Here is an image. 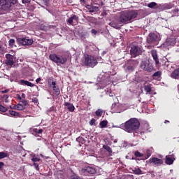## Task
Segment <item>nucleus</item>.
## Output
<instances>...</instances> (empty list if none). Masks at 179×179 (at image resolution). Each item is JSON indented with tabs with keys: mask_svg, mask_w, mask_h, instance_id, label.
Instances as JSON below:
<instances>
[{
	"mask_svg": "<svg viewBox=\"0 0 179 179\" xmlns=\"http://www.w3.org/2000/svg\"><path fill=\"white\" fill-rule=\"evenodd\" d=\"M91 33H92V34H94V36H96V34H97V31L94 29L91 30Z\"/></svg>",
	"mask_w": 179,
	"mask_h": 179,
	"instance_id": "09e8293b",
	"label": "nucleus"
},
{
	"mask_svg": "<svg viewBox=\"0 0 179 179\" xmlns=\"http://www.w3.org/2000/svg\"><path fill=\"white\" fill-rule=\"evenodd\" d=\"M78 22H79V17H78L76 15H73L67 20V23H69L70 24H71V26L78 24Z\"/></svg>",
	"mask_w": 179,
	"mask_h": 179,
	"instance_id": "f8f14e48",
	"label": "nucleus"
},
{
	"mask_svg": "<svg viewBox=\"0 0 179 179\" xmlns=\"http://www.w3.org/2000/svg\"><path fill=\"white\" fill-rule=\"evenodd\" d=\"M20 83L21 85H24V86H29V87H34V86H36V85L31 83V82L24 80H20Z\"/></svg>",
	"mask_w": 179,
	"mask_h": 179,
	"instance_id": "f3484780",
	"label": "nucleus"
},
{
	"mask_svg": "<svg viewBox=\"0 0 179 179\" xmlns=\"http://www.w3.org/2000/svg\"><path fill=\"white\" fill-rule=\"evenodd\" d=\"M148 163H150V164H153L155 167H159V166L163 164V159L157 157H152L148 160Z\"/></svg>",
	"mask_w": 179,
	"mask_h": 179,
	"instance_id": "9b49d317",
	"label": "nucleus"
},
{
	"mask_svg": "<svg viewBox=\"0 0 179 179\" xmlns=\"http://www.w3.org/2000/svg\"><path fill=\"white\" fill-rule=\"evenodd\" d=\"M2 93H9V90H5L2 91Z\"/></svg>",
	"mask_w": 179,
	"mask_h": 179,
	"instance_id": "052dcab7",
	"label": "nucleus"
},
{
	"mask_svg": "<svg viewBox=\"0 0 179 179\" xmlns=\"http://www.w3.org/2000/svg\"><path fill=\"white\" fill-rule=\"evenodd\" d=\"M157 6V3L155 1H152L147 5L148 8H150L151 9H155L156 6Z\"/></svg>",
	"mask_w": 179,
	"mask_h": 179,
	"instance_id": "c85d7f7f",
	"label": "nucleus"
},
{
	"mask_svg": "<svg viewBox=\"0 0 179 179\" xmlns=\"http://www.w3.org/2000/svg\"><path fill=\"white\" fill-rule=\"evenodd\" d=\"M85 8L89 10L90 13H92L93 9H92V5L87 4V5L85 6Z\"/></svg>",
	"mask_w": 179,
	"mask_h": 179,
	"instance_id": "4c0bfd02",
	"label": "nucleus"
},
{
	"mask_svg": "<svg viewBox=\"0 0 179 179\" xmlns=\"http://www.w3.org/2000/svg\"><path fill=\"white\" fill-rule=\"evenodd\" d=\"M80 173L83 176H89V174H95L96 169L92 166H85L80 170Z\"/></svg>",
	"mask_w": 179,
	"mask_h": 179,
	"instance_id": "1a4fd4ad",
	"label": "nucleus"
},
{
	"mask_svg": "<svg viewBox=\"0 0 179 179\" xmlns=\"http://www.w3.org/2000/svg\"><path fill=\"white\" fill-rule=\"evenodd\" d=\"M3 100H4L5 103H8L9 100H8V99H9V96L5 94L2 96Z\"/></svg>",
	"mask_w": 179,
	"mask_h": 179,
	"instance_id": "ea45409f",
	"label": "nucleus"
},
{
	"mask_svg": "<svg viewBox=\"0 0 179 179\" xmlns=\"http://www.w3.org/2000/svg\"><path fill=\"white\" fill-rule=\"evenodd\" d=\"M34 166L37 171H40V167L38 163L34 162Z\"/></svg>",
	"mask_w": 179,
	"mask_h": 179,
	"instance_id": "37998d69",
	"label": "nucleus"
},
{
	"mask_svg": "<svg viewBox=\"0 0 179 179\" xmlns=\"http://www.w3.org/2000/svg\"><path fill=\"white\" fill-rule=\"evenodd\" d=\"M31 2V0H22V3H30Z\"/></svg>",
	"mask_w": 179,
	"mask_h": 179,
	"instance_id": "de8ad7c7",
	"label": "nucleus"
},
{
	"mask_svg": "<svg viewBox=\"0 0 179 179\" xmlns=\"http://www.w3.org/2000/svg\"><path fill=\"white\" fill-rule=\"evenodd\" d=\"M108 124L107 120H103L99 123L100 128H106Z\"/></svg>",
	"mask_w": 179,
	"mask_h": 179,
	"instance_id": "a878e982",
	"label": "nucleus"
},
{
	"mask_svg": "<svg viewBox=\"0 0 179 179\" xmlns=\"http://www.w3.org/2000/svg\"><path fill=\"white\" fill-rule=\"evenodd\" d=\"M151 55L155 62V65H159L160 62H159V57L157 56V50H151Z\"/></svg>",
	"mask_w": 179,
	"mask_h": 179,
	"instance_id": "4468645a",
	"label": "nucleus"
},
{
	"mask_svg": "<svg viewBox=\"0 0 179 179\" xmlns=\"http://www.w3.org/2000/svg\"><path fill=\"white\" fill-rule=\"evenodd\" d=\"M52 89L56 94V96H59V94H61V91L59 90V88L57 87V86H53Z\"/></svg>",
	"mask_w": 179,
	"mask_h": 179,
	"instance_id": "cd10ccee",
	"label": "nucleus"
},
{
	"mask_svg": "<svg viewBox=\"0 0 179 179\" xmlns=\"http://www.w3.org/2000/svg\"><path fill=\"white\" fill-rule=\"evenodd\" d=\"M8 43L10 47H13V45H15V39H10Z\"/></svg>",
	"mask_w": 179,
	"mask_h": 179,
	"instance_id": "a19ab883",
	"label": "nucleus"
},
{
	"mask_svg": "<svg viewBox=\"0 0 179 179\" xmlns=\"http://www.w3.org/2000/svg\"><path fill=\"white\" fill-rule=\"evenodd\" d=\"M117 106V103H113L112 104V106H111V108H112V110L113 109V108H115V106Z\"/></svg>",
	"mask_w": 179,
	"mask_h": 179,
	"instance_id": "4d7b16f0",
	"label": "nucleus"
},
{
	"mask_svg": "<svg viewBox=\"0 0 179 179\" xmlns=\"http://www.w3.org/2000/svg\"><path fill=\"white\" fill-rule=\"evenodd\" d=\"M137 17L138 11L135 10H124L120 13L119 22L120 24H127V23H131L134 19H136Z\"/></svg>",
	"mask_w": 179,
	"mask_h": 179,
	"instance_id": "f03ea898",
	"label": "nucleus"
},
{
	"mask_svg": "<svg viewBox=\"0 0 179 179\" xmlns=\"http://www.w3.org/2000/svg\"><path fill=\"white\" fill-rule=\"evenodd\" d=\"M96 117H101L103 115V110L101 109H98L95 112Z\"/></svg>",
	"mask_w": 179,
	"mask_h": 179,
	"instance_id": "72a5a7b5",
	"label": "nucleus"
},
{
	"mask_svg": "<svg viewBox=\"0 0 179 179\" xmlns=\"http://www.w3.org/2000/svg\"><path fill=\"white\" fill-rule=\"evenodd\" d=\"M84 64L86 66H90L91 68H94L96 65H97V59L96 57L87 55V57H85V59L84 62Z\"/></svg>",
	"mask_w": 179,
	"mask_h": 179,
	"instance_id": "39448f33",
	"label": "nucleus"
},
{
	"mask_svg": "<svg viewBox=\"0 0 179 179\" xmlns=\"http://www.w3.org/2000/svg\"><path fill=\"white\" fill-rule=\"evenodd\" d=\"M132 160H139V159H137V158H132Z\"/></svg>",
	"mask_w": 179,
	"mask_h": 179,
	"instance_id": "69168bd1",
	"label": "nucleus"
},
{
	"mask_svg": "<svg viewBox=\"0 0 179 179\" xmlns=\"http://www.w3.org/2000/svg\"><path fill=\"white\" fill-rule=\"evenodd\" d=\"M0 111L1 113H6L8 111V108L0 104Z\"/></svg>",
	"mask_w": 179,
	"mask_h": 179,
	"instance_id": "f704fd0d",
	"label": "nucleus"
},
{
	"mask_svg": "<svg viewBox=\"0 0 179 179\" xmlns=\"http://www.w3.org/2000/svg\"><path fill=\"white\" fill-rule=\"evenodd\" d=\"M17 99L19 100V101H21L23 99L20 96V94H17Z\"/></svg>",
	"mask_w": 179,
	"mask_h": 179,
	"instance_id": "8fccbe9b",
	"label": "nucleus"
},
{
	"mask_svg": "<svg viewBox=\"0 0 179 179\" xmlns=\"http://www.w3.org/2000/svg\"><path fill=\"white\" fill-rule=\"evenodd\" d=\"M6 115H8V117H14L15 118L20 117V113L14 110H8Z\"/></svg>",
	"mask_w": 179,
	"mask_h": 179,
	"instance_id": "dca6fc26",
	"label": "nucleus"
},
{
	"mask_svg": "<svg viewBox=\"0 0 179 179\" xmlns=\"http://www.w3.org/2000/svg\"><path fill=\"white\" fill-rule=\"evenodd\" d=\"M90 125H94L96 126V120L95 119H92L90 122H89Z\"/></svg>",
	"mask_w": 179,
	"mask_h": 179,
	"instance_id": "a18cd8bd",
	"label": "nucleus"
},
{
	"mask_svg": "<svg viewBox=\"0 0 179 179\" xmlns=\"http://www.w3.org/2000/svg\"><path fill=\"white\" fill-rule=\"evenodd\" d=\"M99 10H100L99 7L96 6H92V13H94V12H99Z\"/></svg>",
	"mask_w": 179,
	"mask_h": 179,
	"instance_id": "58836bf2",
	"label": "nucleus"
},
{
	"mask_svg": "<svg viewBox=\"0 0 179 179\" xmlns=\"http://www.w3.org/2000/svg\"><path fill=\"white\" fill-rule=\"evenodd\" d=\"M162 9H164V10H167V9H171V8H173V6H171V4H164L162 6Z\"/></svg>",
	"mask_w": 179,
	"mask_h": 179,
	"instance_id": "473e14b6",
	"label": "nucleus"
},
{
	"mask_svg": "<svg viewBox=\"0 0 179 179\" xmlns=\"http://www.w3.org/2000/svg\"><path fill=\"white\" fill-rule=\"evenodd\" d=\"M8 155L5 152H0V159H5Z\"/></svg>",
	"mask_w": 179,
	"mask_h": 179,
	"instance_id": "49530a36",
	"label": "nucleus"
},
{
	"mask_svg": "<svg viewBox=\"0 0 179 179\" xmlns=\"http://www.w3.org/2000/svg\"><path fill=\"white\" fill-rule=\"evenodd\" d=\"M165 163H166V164H168L169 166H171V164H173V163H174V159H173L170 157L166 156Z\"/></svg>",
	"mask_w": 179,
	"mask_h": 179,
	"instance_id": "5701e85b",
	"label": "nucleus"
},
{
	"mask_svg": "<svg viewBox=\"0 0 179 179\" xmlns=\"http://www.w3.org/2000/svg\"><path fill=\"white\" fill-rule=\"evenodd\" d=\"M130 54L132 58H136L138 56L142 54V50L139 46L134 45L131 48Z\"/></svg>",
	"mask_w": 179,
	"mask_h": 179,
	"instance_id": "0eeeda50",
	"label": "nucleus"
},
{
	"mask_svg": "<svg viewBox=\"0 0 179 179\" xmlns=\"http://www.w3.org/2000/svg\"><path fill=\"white\" fill-rule=\"evenodd\" d=\"M32 132H34L35 134H43V129H38L37 128H34L32 129Z\"/></svg>",
	"mask_w": 179,
	"mask_h": 179,
	"instance_id": "7c9ffc66",
	"label": "nucleus"
},
{
	"mask_svg": "<svg viewBox=\"0 0 179 179\" xmlns=\"http://www.w3.org/2000/svg\"><path fill=\"white\" fill-rule=\"evenodd\" d=\"M144 90L147 93H150V92H152V87H150V85H149L148 83H145L144 84Z\"/></svg>",
	"mask_w": 179,
	"mask_h": 179,
	"instance_id": "4be33fe9",
	"label": "nucleus"
},
{
	"mask_svg": "<svg viewBox=\"0 0 179 179\" xmlns=\"http://www.w3.org/2000/svg\"><path fill=\"white\" fill-rule=\"evenodd\" d=\"M3 166H5V164H3V162H0V170H1V169H2L3 167Z\"/></svg>",
	"mask_w": 179,
	"mask_h": 179,
	"instance_id": "5fc2aeb1",
	"label": "nucleus"
},
{
	"mask_svg": "<svg viewBox=\"0 0 179 179\" xmlns=\"http://www.w3.org/2000/svg\"><path fill=\"white\" fill-rule=\"evenodd\" d=\"M31 160L34 163H37V162H40V160H41V159H40V157L38 156L33 155Z\"/></svg>",
	"mask_w": 179,
	"mask_h": 179,
	"instance_id": "c756f323",
	"label": "nucleus"
},
{
	"mask_svg": "<svg viewBox=\"0 0 179 179\" xmlns=\"http://www.w3.org/2000/svg\"><path fill=\"white\" fill-rule=\"evenodd\" d=\"M159 41V36L155 33H150L147 37V43L148 44H155Z\"/></svg>",
	"mask_w": 179,
	"mask_h": 179,
	"instance_id": "6e6552de",
	"label": "nucleus"
},
{
	"mask_svg": "<svg viewBox=\"0 0 179 179\" xmlns=\"http://www.w3.org/2000/svg\"><path fill=\"white\" fill-rule=\"evenodd\" d=\"M145 159H149L150 156H152V154L150 153V150H148L145 154Z\"/></svg>",
	"mask_w": 179,
	"mask_h": 179,
	"instance_id": "c03bdc74",
	"label": "nucleus"
},
{
	"mask_svg": "<svg viewBox=\"0 0 179 179\" xmlns=\"http://www.w3.org/2000/svg\"><path fill=\"white\" fill-rule=\"evenodd\" d=\"M110 26L112 27H114L115 29H118L119 25H117V24H116L115 22H110Z\"/></svg>",
	"mask_w": 179,
	"mask_h": 179,
	"instance_id": "79ce46f5",
	"label": "nucleus"
},
{
	"mask_svg": "<svg viewBox=\"0 0 179 179\" xmlns=\"http://www.w3.org/2000/svg\"><path fill=\"white\" fill-rule=\"evenodd\" d=\"M49 59L52 62H55V64H60V65H65L66 64V61L68 59L65 56L57 55L55 53H52L49 55Z\"/></svg>",
	"mask_w": 179,
	"mask_h": 179,
	"instance_id": "20e7f679",
	"label": "nucleus"
},
{
	"mask_svg": "<svg viewBox=\"0 0 179 179\" xmlns=\"http://www.w3.org/2000/svg\"><path fill=\"white\" fill-rule=\"evenodd\" d=\"M170 156H171V159H173V160H176V155H174V154H172Z\"/></svg>",
	"mask_w": 179,
	"mask_h": 179,
	"instance_id": "864d4df0",
	"label": "nucleus"
},
{
	"mask_svg": "<svg viewBox=\"0 0 179 179\" xmlns=\"http://www.w3.org/2000/svg\"><path fill=\"white\" fill-rule=\"evenodd\" d=\"M171 78H172L173 79H179V68L174 70L171 73Z\"/></svg>",
	"mask_w": 179,
	"mask_h": 179,
	"instance_id": "a211bd4d",
	"label": "nucleus"
},
{
	"mask_svg": "<svg viewBox=\"0 0 179 179\" xmlns=\"http://www.w3.org/2000/svg\"><path fill=\"white\" fill-rule=\"evenodd\" d=\"M176 43H177L176 38H166V44L167 45H175Z\"/></svg>",
	"mask_w": 179,
	"mask_h": 179,
	"instance_id": "6ab92c4d",
	"label": "nucleus"
},
{
	"mask_svg": "<svg viewBox=\"0 0 179 179\" xmlns=\"http://www.w3.org/2000/svg\"><path fill=\"white\" fill-rule=\"evenodd\" d=\"M6 58L7 59L6 64L8 65V66H13V65L15 64V62L13 61V55L10 54H6Z\"/></svg>",
	"mask_w": 179,
	"mask_h": 179,
	"instance_id": "ddd939ff",
	"label": "nucleus"
},
{
	"mask_svg": "<svg viewBox=\"0 0 179 179\" xmlns=\"http://www.w3.org/2000/svg\"><path fill=\"white\" fill-rule=\"evenodd\" d=\"M76 141L78 142V143H81V145H85V143H86L85 138L82 136L78 137L76 138Z\"/></svg>",
	"mask_w": 179,
	"mask_h": 179,
	"instance_id": "393cba45",
	"label": "nucleus"
},
{
	"mask_svg": "<svg viewBox=\"0 0 179 179\" xmlns=\"http://www.w3.org/2000/svg\"><path fill=\"white\" fill-rule=\"evenodd\" d=\"M20 103H22V106H24L25 108L27 106V104H29V102H27V100L22 99L20 101Z\"/></svg>",
	"mask_w": 179,
	"mask_h": 179,
	"instance_id": "e433bc0d",
	"label": "nucleus"
},
{
	"mask_svg": "<svg viewBox=\"0 0 179 179\" xmlns=\"http://www.w3.org/2000/svg\"><path fill=\"white\" fill-rule=\"evenodd\" d=\"M17 42L20 45H31L33 40L27 38H18Z\"/></svg>",
	"mask_w": 179,
	"mask_h": 179,
	"instance_id": "9d476101",
	"label": "nucleus"
},
{
	"mask_svg": "<svg viewBox=\"0 0 179 179\" xmlns=\"http://www.w3.org/2000/svg\"><path fill=\"white\" fill-rule=\"evenodd\" d=\"M133 172L134 174H142V170H141V169L139 168H134V169H133Z\"/></svg>",
	"mask_w": 179,
	"mask_h": 179,
	"instance_id": "2f4dec72",
	"label": "nucleus"
},
{
	"mask_svg": "<svg viewBox=\"0 0 179 179\" xmlns=\"http://www.w3.org/2000/svg\"><path fill=\"white\" fill-rule=\"evenodd\" d=\"M40 156H41V157H43V159H44V157H45V159H50V157H45L44 155H43V154H40Z\"/></svg>",
	"mask_w": 179,
	"mask_h": 179,
	"instance_id": "bf43d9fd",
	"label": "nucleus"
},
{
	"mask_svg": "<svg viewBox=\"0 0 179 179\" xmlns=\"http://www.w3.org/2000/svg\"><path fill=\"white\" fill-rule=\"evenodd\" d=\"M120 127L124 129L126 132H128V134H132V132H135L139 129L141 122H139L138 119L133 117L124 124H120Z\"/></svg>",
	"mask_w": 179,
	"mask_h": 179,
	"instance_id": "f257e3e1",
	"label": "nucleus"
},
{
	"mask_svg": "<svg viewBox=\"0 0 179 179\" xmlns=\"http://www.w3.org/2000/svg\"><path fill=\"white\" fill-rule=\"evenodd\" d=\"M134 156H136V157H143V154L137 150L134 152Z\"/></svg>",
	"mask_w": 179,
	"mask_h": 179,
	"instance_id": "c9c22d12",
	"label": "nucleus"
},
{
	"mask_svg": "<svg viewBox=\"0 0 179 179\" xmlns=\"http://www.w3.org/2000/svg\"><path fill=\"white\" fill-rule=\"evenodd\" d=\"M21 97L22 99H26V94L24 93H22V95H21Z\"/></svg>",
	"mask_w": 179,
	"mask_h": 179,
	"instance_id": "13d9d810",
	"label": "nucleus"
},
{
	"mask_svg": "<svg viewBox=\"0 0 179 179\" xmlns=\"http://www.w3.org/2000/svg\"><path fill=\"white\" fill-rule=\"evenodd\" d=\"M48 85L49 87H51L52 86H57V83L54 81L53 77H50L48 79Z\"/></svg>",
	"mask_w": 179,
	"mask_h": 179,
	"instance_id": "aec40b11",
	"label": "nucleus"
},
{
	"mask_svg": "<svg viewBox=\"0 0 179 179\" xmlns=\"http://www.w3.org/2000/svg\"><path fill=\"white\" fill-rule=\"evenodd\" d=\"M18 0H0V15H5L10 10L12 6L17 3Z\"/></svg>",
	"mask_w": 179,
	"mask_h": 179,
	"instance_id": "7ed1b4c3",
	"label": "nucleus"
},
{
	"mask_svg": "<svg viewBox=\"0 0 179 179\" xmlns=\"http://www.w3.org/2000/svg\"><path fill=\"white\" fill-rule=\"evenodd\" d=\"M80 2H83V3H85V0H80Z\"/></svg>",
	"mask_w": 179,
	"mask_h": 179,
	"instance_id": "0e129e2a",
	"label": "nucleus"
},
{
	"mask_svg": "<svg viewBox=\"0 0 179 179\" xmlns=\"http://www.w3.org/2000/svg\"><path fill=\"white\" fill-rule=\"evenodd\" d=\"M145 134V132L144 131H141V133H140V135H144Z\"/></svg>",
	"mask_w": 179,
	"mask_h": 179,
	"instance_id": "e2e57ef3",
	"label": "nucleus"
},
{
	"mask_svg": "<svg viewBox=\"0 0 179 179\" xmlns=\"http://www.w3.org/2000/svg\"><path fill=\"white\" fill-rule=\"evenodd\" d=\"M141 69L144 70L145 72H152L154 71L155 67L153 66V63L150 62H142L141 64Z\"/></svg>",
	"mask_w": 179,
	"mask_h": 179,
	"instance_id": "423d86ee",
	"label": "nucleus"
},
{
	"mask_svg": "<svg viewBox=\"0 0 179 179\" xmlns=\"http://www.w3.org/2000/svg\"><path fill=\"white\" fill-rule=\"evenodd\" d=\"M15 110H18V111H23L24 108H26L25 106H23L22 103H17L14 106Z\"/></svg>",
	"mask_w": 179,
	"mask_h": 179,
	"instance_id": "412c9836",
	"label": "nucleus"
},
{
	"mask_svg": "<svg viewBox=\"0 0 179 179\" xmlns=\"http://www.w3.org/2000/svg\"><path fill=\"white\" fill-rule=\"evenodd\" d=\"M127 71H134V67L132 66H127Z\"/></svg>",
	"mask_w": 179,
	"mask_h": 179,
	"instance_id": "3c124183",
	"label": "nucleus"
},
{
	"mask_svg": "<svg viewBox=\"0 0 179 179\" xmlns=\"http://www.w3.org/2000/svg\"><path fill=\"white\" fill-rule=\"evenodd\" d=\"M167 122L170 123V121H169V120H165L164 121V124H167Z\"/></svg>",
	"mask_w": 179,
	"mask_h": 179,
	"instance_id": "680f3d73",
	"label": "nucleus"
},
{
	"mask_svg": "<svg viewBox=\"0 0 179 179\" xmlns=\"http://www.w3.org/2000/svg\"><path fill=\"white\" fill-rule=\"evenodd\" d=\"M160 76H162V71H156L152 75V78L154 79H156V78H160Z\"/></svg>",
	"mask_w": 179,
	"mask_h": 179,
	"instance_id": "bb28decb",
	"label": "nucleus"
},
{
	"mask_svg": "<svg viewBox=\"0 0 179 179\" xmlns=\"http://www.w3.org/2000/svg\"><path fill=\"white\" fill-rule=\"evenodd\" d=\"M103 148L105 149V150L108 152L109 156H113V150L110 146L103 145Z\"/></svg>",
	"mask_w": 179,
	"mask_h": 179,
	"instance_id": "b1692460",
	"label": "nucleus"
},
{
	"mask_svg": "<svg viewBox=\"0 0 179 179\" xmlns=\"http://www.w3.org/2000/svg\"><path fill=\"white\" fill-rule=\"evenodd\" d=\"M41 80V78H38L36 80V83H40Z\"/></svg>",
	"mask_w": 179,
	"mask_h": 179,
	"instance_id": "6e6d98bb",
	"label": "nucleus"
},
{
	"mask_svg": "<svg viewBox=\"0 0 179 179\" xmlns=\"http://www.w3.org/2000/svg\"><path fill=\"white\" fill-rule=\"evenodd\" d=\"M64 106L66 107L67 110H69L70 113H73V111H75V106H73V103H71L69 102H64Z\"/></svg>",
	"mask_w": 179,
	"mask_h": 179,
	"instance_id": "2eb2a0df",
	"label": "nucleus"
},
{
	"mask_svg": "<svg viewBox=\"0 0 179 179\" xmlns=\"http://www.w3.org/2000/svg\"><path fill=\"white\" fill-rule=\"evenodd\" d=\"M32 102L33 103H38V99L37 98H34V99H32Z\"/></svg>",
	"mask_w": 179,
	"mask_h": 179,
	"instance_id": "603ef678",
	"label": "nucleus"
}]
</instances>
